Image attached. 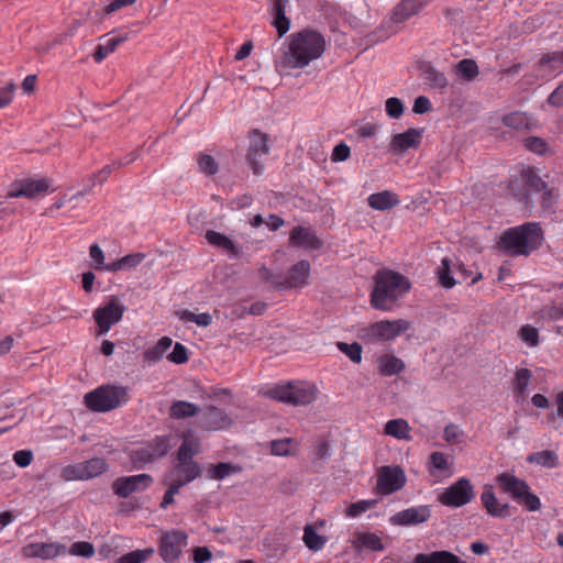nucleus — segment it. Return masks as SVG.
Here are the masks:
<instances>
[{
	"label": "nucleus",
	"mask_w": 563,
	"mask_h": 563,
	"mask_svg": "<svg viewBox=\"0 0 563 563\" xmlns=\"http://www.w3.org/2000/svg\"><path fill=\"white\" fill-rule=\"evenodd\" d=\"M291 439H282L271 442V451L274 455L285 456L290 453Z\"/></svg>",
	"instance_id": "60"
},
{
	"label": "nucleus",
	"mask_w": 563,
	"mask_h": 563,
	"mask_svg": "<svg viewBox=\"0 0 563 563\" xmlns=\"http://www.w3.org/2000/svg\"><path fill=\"white\" fill-rule=\"evenodd\" d=\"M405 368V363L393 355H384L378 361V369L385 376L399 374Z\"/></svg>",
	"instance_id": "36"
},
{
	"label": "nucleus",
	"mask_w": 563,
	"mask_h": 563,
	"mask_svg": "<svg viewBox=\"0 0 563 563\" xmlns=\"http://www.w3.org/2000/svg\"><path fill=\"white\" fill-rule=\"evenodd\" d=\"M481 501L487 514L495 518H508L510 516V506L507 503H500L492 486H486L481 495Z\"/></svg>",
	"instance_id": "20"
},
{
	"label": "nucleus",
	"mask_w": 563,
	"mask_h": 563,
	"mask_svg": "<svg viewBox=\"0 0 563 563\" xmlns=\"http://www.w3.org/2000/svg\"><path fill=\"white\" fill-rule=\"evenodd\" d=\"M231 420L225 412L217 407H209L199 419V427L206 430H222L230 426Z\"/></svg>",
	"instance_id": "21"
},
{
	"label": "nucleus",
	"mask_w": 563,
	"mask_h": 563,
	"mask_svg": "<svg viewBox=\"0 0 563 563\" xmlns=\"http://www.w3.org/2000/svg\"><path fill=\"white\" fill-rule=\"evenodd\" d=\"M143 258H144V255L141 253L129 254L126 256L121 257L118 261L109 263L104 267V271L118 272V271L129 269V268L137 266L143 261Z\"/></svg>",
	"instance_id": "38"
},
{
	"label": "nucleus",
	"mask_w": 563,
	"mask_h": 563,
	"mask_svg": "<svg viewBox=\"0 0 563 563\" xmlns=\"http://www.w3.org/2000/svg\"><path fill=\"white\" fill-rule=\"evenodd\" d=\"M310 268L308 261H299L289 269L287 275L278 274V276H274L272 285L279 290L301 288L308 285Z\"/></svg>",
	"instance_id": "10"
},
{
	"label": "nucleus",
	"mask_w": 563,
	"mask_h": 563,
	"mask_svg": "<svg viewBox=\"0 0 563 563\" xmlns=\"http://www.w3.org/2000/svg\"><path fill=\"white\" fill-rule=\"evenodd\" d=\"M464 437V433L463 431L460 429L459 426L454 424V423H450L448 424L445 428H444V431H443V439L448 442V443H461L462 442V439Z\"/></svg>",
	"instance_id": "56"
},
{
	"label": "nucleus",
	"mask_w": 563,
	"mask_h": 563,
	"mask_svg": "<svg viewBox=\"0 0 563 563\" xmlns=\"http://www.w3.org/2000/svg\"><path fill=\"white\" fill-rule=\"evenodd\" d=\"M338 347L352 362L358 364L362 361V346L358 343L354 342L349 344L344 342H339Z\"/></svg>",
	"instance_id": "49"
},
{
	"label": "nucleus",
	"mask_w": 563,
	"mask_h": 563,
	"mask_svg": "<svg viewBox=\"0 0 563 563\" xmlns=\"http://www.w3.org/2000/svg\"><path fill=\"white\" fill-rule=\"evenodd\" d=\"M429 517L428 506L410 507L390 517V522L396 526H412L427 521Z\"/></svg>",
	"instance_id": "17"
},
{
	"label": "nucleus",
	"mask_w": 563,
	"mask_h": 563,
	"mask_svg": "<svg viewBox=\"0 0 563 563\" xmlns=\"http://www.w3.org/2000/svg\"><path fill=\"white\" fill-rule=\"evenodd\" d=\"M147 450L150 451V454L153 455V461H156L163 456H165L172 445H170V437L169 435H157L155 439H153L151 442H148L146 445Z\"/></svg>",
	"instance_id": "37"
},
{
	"label": "nucleus",
	"mask_w": 563,
	"mask_h": 563,
	"mask_svg": "<svg viewBox=\"0 0 563 563\" xmlns=\"http://www.w3.org/2000/svg\"><path fill=\"white\" fill-rule=\"evenodd\" d=\"M413 563H464L459 556L449 551H434L431 553H419Z\"/></svg>",
	"instance_id": "31"
},
{
	"label": "nucleus",
	"mask_w": 563,
	"mask_h": 563,
	"mask_svg": "<svg viewBox=\"0 0 563 563\" xmlns=\"http://www.w3.org/2000/svg\"><path fill=\"white\" fill-rule=\"evenodd\" d=\"M351 150L346 143H338L331 154L332 162H344L350 157Z\"/></svg>",
	"instance_id": "61"
},
{
	"label": "nucleus",
	"mask_w": 563,
	"mask_h": 563,
	"mask_svg": "<svg viewBox=\"0 0 563 563\" xmlns=\"http://www.w3.org/2000/svg\"><path fill=\"white\" fill-rule=\"evenodd\" d=\"M406 476L399 466H383L377 477V489L383 495H390L404 487Z\"/></svg>",
	"instance_id": "13"
},
{
	"label": "nucleus",
	"mask_w": 563,
	"mask_h": 563,
	"mask_svg": "<svg viewBox=\"0 0 563 563\" xmlns=\"http://www.w3.org/2000/svg\"><path fill=\"white\" fill-rule=\"evenodd\" d=\"M167 360L175 364H184L188 361V353L185 345L176 343L172 353L167 355Z\"/></svg>",
	"instance_id": "58"
},
{
	"label": "nucleus",
	"mask_w": 563,
	"mask_h": 563,
	"mask_svg": "<svg viewBox=\"0 0 563 563\" xmlns=\"http://www.w3.org/2000/svg\"><path fill=\"white\" fill-rule=\"evenodd\" d=\"M60 477L65 482L86 481L81 462L65 466L62 470Z\"/></svg>",
	"instance_id": "46"
},
{
	"label": "nucleus",
	"mask_w": 563,
	"mask_h": 563,
	"mask_svg": "<svg viewBox=\"0 0 563 563\" xmlns=\"http://www.w3.org/2000/svg\"><path fill=\"white\" fill-rule=\"evenodd\" d=\"M68 552L75 556L91 558L95 554V547L87 541H77L71 544Z\"/></svg>",
	"instance_id": "52"
},
{
	"label": "nucleus",
	"mask_w": 563,
	"mask_h": 563,
	"mask_svg": "<svg viewBox=\"0 0 563 563\" xmlns=\"http://www.w3.org/2000/svg\"><path fill=\"white\" fill-rule=\"evenodd\" d=\"M152 483L153 477L150 474L122 476L112 483V489L117 496L126 498L133 493L145 490Z\"/></svg>",
	"instance_id": "12"
},
{
	"label": "nucleus",
	"mask_w": 563,
	"mask_h": 563,
	"mask_svg": "<svg viewBox=\"0 0 563 563\" xmlns=\"http://www.w3.org/2000/svg\"><path fill=\"white\" fill-rule=\"evenodd\" d=\"M430 465L432 468L437 471H449L451 467V462L449 461V456L443 452H433L430 457Z\"/></svg>",
	"instance_id": "54"
},
{
	"label": "nucleus",
	"mask_w": 563,
	"mask_h": 563,
	"mask_svg": "<svg viewBox=\"0 0 563 563\" xmlns=\"http://www.w3.org/2000/svg\"><path fill=\"white\" fill-rule=\"evenodd\" d=\"M289 0H273L271 13L273 15L272 24L278 32V37L284 36L290 29V20L286 16V7Z\"/></svg>",
	"instance_id": "24"
},
{
	"label": "nucleus",
	"mask_w": 563,
	"mask_h": 563,
	"mask_svg": "<svg viewBox=\"0 0 563 563\" xmlns=\"http://www.w3.org/2000/svg\"><path fill=\"white\" fill-rule=\"evenodd\" d=\"M431 0H401L393 10L390 22L400 24L418 14Z\"/></svg>",
	"instance_id": "18"
},
{
	"label": "nucleus",
	"mask_w": 563,
	"mask_h": 563,
	"mask_svg": "<svg viewBox=\"0 0 563 563\" xmlns=\"http://www.w3.org/2000/svg\"><path fill=\"white\" fill-rule=\"evenodd\" d=\"M374 283L371 305L382 311H391L398 305V300L411 288L408 277L388 268L377 271Z\"/></svg>",
	"instance_id": "2"
},
{
	"label": "nucleus",
	"mask_w": 563,
	"mask_h": 563,
	"mask_svg": "<svg viewBox=\"0 0 563 563\" xmlns=\"http://www.w3.org/2000/svg\"><path fill=\"white\" fill-rule=\"evenodd\" d=\"M14 463L20 467L29 466L33 461V452L31 450H20L13 454Z\"/></svg>",
	"instance_id": "64"
},
{
	"label": "nucleus",
	"mask_w": 563,
	"mask_h": 563,
	"mask_svg": "<svg viewBox=\"0 0 563 563\" xmlns=\"http://www.w3.org/2000/svg\"><path fill=\"white\" fill-rule=\"evenodd\" d=\"M198 165L200 170L207 175H213L218 172V164L216 163L214 158L210 155H200L198 159Z\"/></svg>",
	"instance_id": "59"
},
{
	"label": "nucleus",
	"mask_w": 563,
	"mask_h": 563,
	"mask_svg": "<svg viewBox=\"0 0 563 563\" xmlns=\"http://www.w3.org/2000/svg\"><path fill=\"white\" fill-rule=\"evenodd\" d=\"M503 122L506 126L518 131L531 130L536 125V121L531 115L520 111H515L504 115Z\"/></svg>",
	"instance_id": "29"
},
{
	"label": "nucleus",
	"mask_w": 563,
	"mask_h": 563,
	"mask_svg": "<svg viewBox=\"0 0 563 563\" xmlns=\"http://www.w3.org/2000/svg\"><path fill=\"white\" fill-rule=\"evenodd\" d=\"M135 1L136 0H111L101 13L96 11L92 19L99 22L103 19L104 14H112L124 7L132 5Z\"/></svg>",
	"instance_id": "47"
},
{
	"label": "nucleus",
	"mask_w": 563,
	"mask_h": 563,
	"mask_svg": "<svg viewBox=\"0 0 563 563\" xmlns=\"http://www.w3.org/2000/svg\"><path fill=\"white\" fill-rule=\"evenodd\" d=\"M66 545L58 542H34L24 545L21 550L26 559L53 560L66 553Z\"/></svg>",
	"instance_id": "15"
},
{
	"label": "nucleus",
	"mask_w": 563,
	"mask_h": 563,
	"mask_svg": "<svg viewBox=\"0 0 563 563\" xmlns=\"http://www.w3.org/2000/svg\"><path fill=\"white\" fill-rule=\"evenodd\" d=\"M358 542L362 547L372 551H382L384 549L383 542L378 536L371 532L362 533L358 537Z\"/></svg>",
	"instance_id": "51"
},
{
	"label": "nucleus",
	"mask_w": 563,
	"mask_h": 563,
	"mask_svg": "<svg viewBox=\"0 0 563 563\" xmlns=\"http://www.w3.org/2000/svg\"><path fill=\"white\" fill-rule=\"evenodd\" d=\"M527 461L552 468L558 465V455L553 451L543 450L528 455Z\"/></svg>",
	"instance_id": "41"
},
{
	"label": "nucleus",
	"mask_w": 563,
	"mask_h": 563,
	"mask_svg": "<svg viewBox=\"0 0 563 563\" xmlns=\"http://www.w3.org/2000/svg\"><path fill=\"white\" fill-rule=\"evenodd\" d=\"M112 35L104 40V42L99 43L95 52L92 54L93 60L96 63H101L110 54H112L122 43L128 41L129 33L125 31L112 32Z\"/></svg>",
	"instance_id": "22"
},
{
	"label": "nucleus",
	"mask_w": 563,
	"mask_h": 563,
	"mask_svg": "<svg viewBox=\"0 0 563 563\" xmlns=\"http://www.w3.org/2000/svg\"><path fill=\"white\" fill-rule=\"evenodd\" d=\"M455 262L445 256L441 260V264L437 269V276L439 279V284L446 289H451L455 286V277L454 274Z\"/></svg>",
	"instance_id": "28"
},
{
	"label": "nucleus",
	"mask_w": 563,
	"mask_h": 563,
	"mask_svg": "<svg viewBox=\"0 0 563 563\" xmlns=\"http://www.w3.org/2000/svg\"><path fill=\"white\" fill-rule=\"evenodd\" d=\"M376 504L375 499L372 500H360L356 503L351 504L346 509V515L349 517H357L361 514L367 511L372 507H374Z\"/></svg>",
	"instance_id": "55"
},
{
	"label": "nucleus",
	"mask_w": 563,
	"mask_h": 563,
	"mask_svg": "<svg viewBox=\"0 0 563 563\" xmlns=\"http://www.w3.org/2000/svg\"><path fill=\"white\" fill-rule=\"evenodd\" d=\"M420 69L423 80L430 88L443 91L448 87V79L445 75L433 67L430 63H424Z\"/></svg>",
	"instance_id": "27"
},
{
	"label": "nucleus",
	"mask_w": 563,
	"mask_h": 563,
	"mask_svg": "<svg viewBox=\"0 0 563 563\" xmlns=\"http://www.w3.org/2000/svg\"><path fill=\"white\" fill-rule=\"evenodd\" d=\"M206 240L214 246L228 251L232 256L236 257L240 254V249L228 236L213 230L206 232Z\"/></svg>",
	"instance_id": "34"
},
{
	"label": "nucleus",
	"mask_w": 563,
	"mask_h": 563,
	"mask_svg": "<svg viewBox=\"0 0 563 563\" xmlns=\"http://www.w3.org/2000/svg\"><path fill=\"white\" fill-rule=\"evenodd\" d=\"M520 338L529 346H536L539 343V332L534 327L526 324L520 330Z\"/></svg>",
	"instance_id": "57"
},
{
	"label": "nucleus",
	"mask_w": 563,
	"mask_h": 563,
	"mask_svg": "<svg viewBox=\"0 0 563 563\" xmlns=\"http://www.w3.org/2000/svg\"><path fill=\"white\" fill-rule=\"evenodd\" d=\"M411 428L407 420L402 418L388 420L385 424L384 432L397 440H411Z\"/></svg>",
	"instance_id": "30"
},
{
	"label": "nucleus",
	"mask_w": 563,
	"mask_h": 563,
	"mask_svg": "<svg viewBox=\"0 0 563 563\" xmlns=\"http://www.w3.org/2000/svg\"><path fill=\"white\" fill-rule=\"evenodd\" d=\"M89 255L95 261V268L104 269L108 265L104 263V254L98 244H92L89 249Z\"/></svg>",
	"instance_id": "63"
},
{
	"label": "nucleus",
	"mask_w": 563,
	"mask_h": 563,
	"mask_svg": "<svg viewBox=\"0 0 563 563\" xmlns=\"http://www.w3.org/2000/svg\"><path fill=\"white\" fill-rule=\"evenodd\" d=\"M86 481L95 478L108 471V464L102 457H92L81 462Z\"/></svg>",
	"instance_id": "39"
},
{
	"label": "nucleus",
	"mask_w": 563,
	"mask_h": 563,
	"mask_svg": "<svg viewBox=\"0 0 563 563\" xmlns=\"http://www.w3.org/2000/svg\"><path fill=\"white\" fill-rule=\"evenodd\" d=\"M496 482L505 494L509 495L512 500L522 506L527 511L540 510L541 500L531 492L526 481L505 472L497 475Z\"/></svg>",
	"instance_id": "5"
},
{
	"label": "nucleus",
	"mask_w": 563,
	"mask_h": 563,
	"mask_svg": "<svg viewBox=\"0 0 563 563\" xmlns=\"http://www.w3.org/2000/svg\"><path fill=\"white\" fill-rule=\"evenodd\" d=\"M201 475V467L197 462H178L174 468L166 473L164 482L173 483L180 489Z\"/></svg>",
	"instance_id": "14"
},
{
	"label": "nucleus",
	"mask_w": 563,
	"mask_h": 563,
	"mask_svg": "<svg viewBox=\"0 0 563 563\" xmlns=\"http://www.w3.org/2000/svg\"><path fill=\"white\" fill-rule=\"evenodd\" d=\"M128 401V388L122 386H100L85 395V405L92 411L107 412Z\"/></svg>",
	"instance_id": "6"
},
{
	"label": "nucleus",
	"mask_w": 563,
	"mask_h": 563,
	"mask_svg": "<svg viewBox=\"0 0 563 563\" xmlns=\"http://www.w3.org/2000/svg\"><path fill=\"white\" fill-rule=\"evenodd\" d=\"M125 306L117 298H111L104 306L93 311V319L99 328L100 334H106L113 324L118 323L124 311Z\"/></svg>",
	"instance_id": "11"
},
{
	"label": "nucleus",
	"mask_w": 563,
	"mask_h": 563,
	"mask_svg": "<svg viewBox=\"0 0 563 563\" xmlns=\"http://www.w3.org/2000/svg\"><path fill=\"white\" fill-rule=\"evenodd\" d=\"M385 111L391 119H398L404 113V103L397 97H390L385 101Z\"/></svg>",
	"instance_id": "53"
},
{
	"label": "nucleus",
	"mask_w": 563,
	"mask_h": 563,
	"mask_svg": "<svg viewBox=\"0 0 563 563\" xmlns=\"http://www.w3.org/2000/svg\"><path fill=\"white\" fill-rule=\"evenodd\" d=\"M411 323L405 319L380 320L362 329L361 338L367 343H378L395 340L408 331Z\"/></svg>",
	"instance_id": "7"
},
{
	"label": "nucleus",
	"mask_w": 563,
	"mask_h": 563,
	"mask_svg": "<svg viewBox=\"0 0 563 563\" xmlns=\"http://www.w3.org/2000/svg\"><path fill=\"white\" fill-rule=\"evenodd\" d=\"M325 51V38L313 30H301L291 33L276 58L277 69H300L322 56Z\"/></svg>",
	"instance_id": "1"
},
{
	"label": "nucleus",
	"mask_w": 563,
	"mask_h": 563,
	"mask_svg": "<svg viewBox=\"0 0 563 563\" xmlns=\"http://www.w3.org/2000/svg\"><path fill=\"white\" fill-rule=\"evenodd\" d=\"M457 74L465 80H473L478 75V66L475 60L464 58L457 63Z\"/></svg>",
	"instance_id": "43"
},
{
	"label": "nucleus",
	"mask_w": 563,
	"mask_h": 563,
	"mask_svg": "<svg viewBox=\"0 0 563 563\" xmlns=\"http://www.w3.org/2000/svg\"><path fill=\"white\" fill-rule=\"evenodd\" d=\"M15 85L13 82L7 84L0 89V109L5 108L13 100Z\"/></svg>",
	"instance_id": "62"
},
{
	"label": "nucleus",
	"mask_w": 563,
	"mask_h": 563,
	"mask_svg": "<svg viewBox=\"0 0 563 563\" xmlns=\"http://www.w3.org/2000/svg\"><path fill=\"white\" fill-rule=\"evenodd\" d=\"M302 541L309 550L318 552L324 548L327 539L319 536L316 529L308 525L303 529Z\"/></svg>",
	"instance_id": "40"
},
{
	"label": "nucleus",
	"mask_w": 563,
	"mask_h": 563,
	"mask_svg": "<svg viewBox=\"0 0 563 563\" xmlns=\"http://www.w3.org/2000/svg\"><path fill=\"white\" fill-rule=\"evenodd\" d=\"M318 394L317 386L305 380L280 383L263 393L267 398L291 406H308L317 399Z\"/></svg>",
	"instance_id": "4"
},
{
	"label": "nucleus",
	"mask_w": 563,
	"mask_h": 563,
	"mask_svg": "<svg viewBox=\"0 0 563 563\" xmlns=\"http://www.w3.org/2000/svg\"><path fill=\"white\" fill-rule=\"evenodd\" d=\"M537 71L543 79H551L563 73V52L544 55L538 64Z\"/></svg>",
	"instance_id": "19"
},
{
	"label": "nucleus",
	"mask_w": 563,
	"mask_h": 563,
	"mask_svg": "<svg viewBox=\"0 0 563 563\" xmlns=\"http://www.w3.org/2000/svg\"><path fill=\"white\" fill-rule=\"evenodd\" d=\"M268 153L267 143H252L247 155L246 161L250 167L253 169V173L256 175H261L263 172V165L260 161L261 157L265 156Z\"/></svg>",
	"instance_id": "32"
},
{
	"label": "nucleus",
	"mask_w": 563,
	"mask_h": 563,
	"mask_svg": "<svg viewBox=\"0 0 563 563\" xmlns=\"http://www.w3.org/2000/svg\"><path fill=\"white\" fill-rule=\"evenodd\" d=\"M172 344L173 341L170 338H161L154 346H151L145 350L144 360L152 364L159 362L164 357L166 352L170 349Z\"/></svg>",
	"instance_id": "35"
},
{
	"label": "nucleus",
	"mask_w": 563,
	"mask_h": 563,
	"mask_svg": "<svg viewBox=\"0 0 563 563\" xmlns=\"http://www.w3.org/2000/svg\"><path fill=\"white\" fill-rule=\"evenodd\" d=\"M367 202L374 210L386 211L397 207L400 203V199L397 194L390 190H383L369 195Z\"/></svg>",
	"instance_id": "25"
},
{
	"label": "nucleus",
	"mask_w": 563,
	"mask_h": 563,
	"mask_svg": "<svg viewBox=\"0 0 563 563\" xmlns=\"http://www.w3.org/2000/svg\"><path fill=\"white\" fill-rule=\"evenodd\" d=\"M521 176L525 185L534 192H540L547 187L545 181L531 169L523 170Z\"/></svg>",
	"instance_id": "44"
},
{
	"label": "nucleus",
	"mask_w": 563,
	"mask_h": 563,
	"mask_svg": "<svg viewBox=\"0 0 563 563\" xmlns=\"http://www.w3.org/2000/svg\"><path fill=\"white\" fill-rule=\"evenodd\" d=\"M532 378V372L528 368H519L514 380V391L523 397L527 394L528 385Z\"/></svg>",
	"instance_id": "42"
},
{
	"label": "nucleus",
	"mask_w": 563,
	"mask_h": 563,
	"mask_svg": "<svg viewBox=\"0 0 563 563\" xmlns=\"http://www.w3.org/2000/svg\"><path fill=\"white\" fill-rule=\"evenodd\" d=\"M238 471H240V467L230 463H219L209 470V476L212 479H223Z\"/></svg>",
	"instance_id": "48"
},
{
	"label": "nucleus",
	"mask_w": 563,
	"mask_h": 563,
	"mask_svg": "<svg viewBox=\"0 0 563 563\" xmlns=\"http://www.w3.org/2000/svg\"><path fill=\"white\" fill-rule=\"evenodd\" d=\"M130 457L136 468H142L144 465L154 462L153 455L150 454V451L145 445L133 450Z\"/></svg>",
	"instance_id": "50"
},
{
	"label": "nucleus",
	"mask_w": 563,
	"mask_h": 563,
	"mask_svg": "<svg viewBox=\"0 0 563 563\" xmlns=\"http://www.w3.org/2000/svg\"><path fill=\"white\" fill-rule=\"evenodd\" d=\"M543 241V231L537 222H526L506 230L500 236L501 250L511 256H528L539 249Z\"/></svg>",
	"instance_id": "3"
},
{
	"label": "nucleus",
	"mask_w": 563,
	"mask_h": 563,
	"mask_svg": "<svg viewBox=\"0 0 563 563\" xmlns=\"http://www.w3.org/2000/svg\"><path fill=\"white\" fill-rule=\"evenodd\" d=\"M188 544V534L178 529L162 531L158 543V553L165 563L178 560Z\"/></svg>",
	"instance_id": "8"
},
{
	"label": "nucleus",
	"mask_w": 563,
	"mask_h": 563,
	"mask_svg": "<svg viewBox=\"0 0 563 563\" xmlns=\"http://www.w3.org/2000/svg\"><path fill=\"white\" fill-rule=\"evenodd\" d=\"M289 244L298 247L318 249L321 242L310 228L298 225L290 232Z\"/></svg>",
	"instance_id": "23"
},
{
	"label": "nucleus",
	"mask_w": 563,
	"mask_h": 563,
	"mask_svg": "<svg viewBox=\"0 0 563 563\" xmlns=\"http://www.w3.org/2000/svg\"><path fill=\"white\" fill-rule=\"evenodd\" d=\"M49 184L46 179H21L14 181L9 191V198H20L25 197L29 199H33L36 196L46 192L48 190Z\"/></svg>",
	"instance_id": "16"
},
{
	"label": "nucleus",
	"mask_w": 563,
	"mask_h": 563,
	"mask_svg": "<svg viewBox=\"0 0 563 563\" xmlns=\"http://www.w3.org/2000/svg\"><path fill=\"white\" fill-rule=\"evenodd\" d=\"M154 554L153 548L144 550H135L121 556L117 563H144L150 556Z\"/></svg>",
	"instance_id": "45"
},
{
	"label": "nucleus",
	"mask_w": 563,
	"mask_h": 563,
	"mask_svg": "<svg viewBox=\"0 0 563 563\" xmlns=\"http://www.w3.org/2000/svg\"><path fill=\"white\" fill-rule=\"evenodd\" d=\"M200 452V441L189 431L184 434L183 443L177 452L178 462H194L192 457Z\"/></svg>",
	"instance_id": "26"
},
{
	"label": "nucleus",
	"mask_w": 563,
	"mask_h": 563,
	"mask_svg": "<svg viewBox=\"0 0 563 563\" xmlns=\"http://www.w3.org/2000/svg\"><path fill=\"white\" fill-rule=\"evenodd\" d=\"M475 496L474 487L470 479L462 477L444 489L439 496V501L448 507H462Z\"/></svg>",
	"instance_id": "9"
},
{
	"label": "nucleus",
	"mask_w": 563,
	"mask_h": 563,
	"mask_svg": "<svg viewBox=\"0 0 563 563\" xmlns=\"http://www.w3.org/2000/svg\"><path fill=\"white\" fill-rule=\"evenodd\" d=\"M200 408L196 404L186 400H176L169 407V417L176 420L187 419L199 413Z\"/></svg>",
	"instance_id": "33"
}]
</instances>
